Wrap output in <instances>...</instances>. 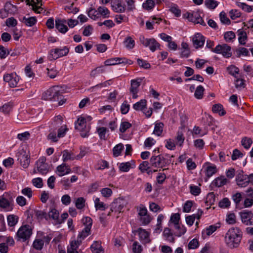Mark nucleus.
<instances>
[{"label": "nucleus", "instance_id": "c03bdc74", "mask_svg": "<svg viewBox=\"0 0 253 253\" xmlns=\"http://www.w3.org/2000/svg\"><path fill=\"white\" fill-rule=\"evenodd\" d=\"M8 225L9 226H14L18 222V217L16 215L10 214L7 217Z\"/></svg>", "mask_w": 253, "mask_h": 253}, {"label": "nucleus", "instance_id": "4d7b16f0", "mask_svg": "<svg viewBox=\"0 0 253 253\" xmlns=\"http://www.w3.org/2000/svg\"><path fill=\"white\" fill-rule=\"evenodd\" d=\"M85 200L83 197L78 198L75 201V206L78 209L81 210L85 206Z\"/></svg>", "mask_w": 253, "mask_h": 253}, {"label": "nucleus", "instance_id": "49530a36", "mask_svg": "<svg viewBox=\"0 0 253 253\" xmlns=\"http://www.w3.org/2000/svg\"><path fill=\"white\" fill-rule=\"evenodd\" d=\"M219 2L215 0H205V5L210 9H215L218 5Z\"/></svg>", "mask_w": 253, "mask_h": 253}, {"label": "nucleus", "instance_id": "aec40b11", "mask_svg": "<svg viewBox=\"0 0 253 253\" xmlns=\"http://www.w3.org/2000/svg\"><path fill=\"white\" fill-rule=\"evenodd\" d=\"M66 22V19L56 18L55 27L60 33L65 34L68 31V27L65 25Z\"/></svg>", "mask_w": 253, "mask_h": 253}, {"label": "nucleus", "instance_id": "58836bf2", "mask_svg": "<svg viewBox=\"0 0 253 253\" xmlns=\"http://www.w3.org/2000/svg\"><path fill=\"white\" fill-rule=\"evenodd\" d=\"M237 5L246 12H251L253 11V6H251L246 3L238 1L236 2Z\"/></svg>", "mask_w": 253, "mask_h": 253}, {"label": "nucleus", "instance_id": "864d4df0", "mask_svg": "<svg viewBox=\"0 0 253 253\" xmlns=\"http://www.w3.org/2000/svg\"><path fill=\"white\" fill-rule=\"evenodd\" d=\"M48 215L49 217L52 218L54 220L55 223L57 224L58 217L59 216V213L58 211L54 208L50 209L48 212Z\"/></svg>", "mask_w": 253, "mask_h": 253}, {"label": "nucleus", "instance_id": "412c9836", "mask_svg": "<svg viewBox=\"0 0 253 253\" xmlns=\"http://www.w3.org/2000/svg\"><path fill=\"white\" fill-rule=\"evenodd\" d=\"M141 79H137L131 80V86L130 88V92L132 94V98H136L138 97L137 95L138 91V87L140 85Z\"/></svg>", "mask_w": 253, "mask_h": 253}, {"label": "nucleus", "instance_id": "6e6d98bb", "mask_svg": "<svg viewBox=\"0 0 253 253\" xmlns=\"http://www.w3.org/2000/svg\"><path fill=\"white\" fill-rule=\"evenodd\" d=\"M136 210L138 212V214L139 217L145 215V214L148 213V211L147 210L146 207L140 204L138 206L136 207Z\"/></svg>", "mask_w": 253, "mask_h": 253}, {"label": "nucleus", "instance_id": "774afa93", "mask_svg": "<svg viewBox=\"0 0 253 253\" xmlns=\"http://www.w3.org/2000/svg\"><path fill=\"white\" fill-rule=\"evenodd\" d=\"M4 7L5 8V9L8 12V14H13L16 11V7L15 5L11 4L10 2H6L4 5Z\"/></svg>", "mask_w": 253, "mask_h": 253}, {"label": "nucleus", "instance_id": "ea45409f", "mask_svg": "<svg viewBox=\"0 0 253 253\" xmlns=\"http://www.w3.org/2000/svg\"><path fill=\"white\" fill-rule=\"evenodd\" d=\"M99 17L102 16L104 18L109 17L110 11L108 9L104 6H99L97 8Z\"/></svg>", "mask_w": 253, "mask_h": 253}, {"label": "nucleus", "instance_id": "c756f323", "mask_svg": "<svg viewBox=\"0 0 253 253\" xmlns=\"http://www.w3.org/2000/svg\"><path fill=\"white\" fill-rule=\"evenodd\" d=\"M163 236L166 240L170 243L174 242V238L173 236L171 230L169 228H166L163 232Z\"/></svg>", "mask_w": 253, "mask_h": 253}, {"label": "nucleus", "instance_id": "0eeeda50", "mask_svg": "<svg viewBox=\"0 0 253 253\" xmlns=\"http://www.w3.org/2000/svg\"><path fill=\"white\" fill-rule=\"evenodd\" d=\"M168 164V161L162 155L152 156L150 159V166L151 167L163 168Z\"/></svg>", "mask_w": 253, "mask_h": 253}, {"label": "nucleus", "instance_id": "052dcab7", "mask_svg": "<svg viewBox=\"0 0 253 253\" xmlns=\"http://www.w3.org/2000/svg\"><path fill=\"white\" fill-rule=\"evenodd\" d=\"M95 207L96 210L104 211L105 210V205L103 202H100L99 198H96L94 200Z\"/></svg>", "mask_w": 253, "mask_h": 253}, {"label": "nucleus", "instance_id": "4468645a", "mask_svg": "<svg viewBox=\"0 0 253 253\" xmlns=\"http://www.w3.org/2000/svg\"><path fill=\"white\" fill-rule=\"evenodd\" d=\"M242 222L247 225H253V213L251 211L244 210L239 213Z\"/></svg>", "mask_w": 253, "mask_h": 253}, {"label": "nucleus", "instance_id": "c85d7f7f", "mask_svg": "<svg viewBox=\"0 0 253 253\" xmlns=\"http://www.w3.org/2000/svg\"><path fill=\"white\" fill-rule=\"evenodd\" d=\"M212 111L214 113H218L220 116H223L226 114L223 106L219 103L214 104L212 107Z\"/></svg>", "mask_w": 253, "mask_h": 253}, {"label": "nucleus", "instance_id": "1a4fd4ad", "mask_svg": "<svg viewBox=\"0 0 253 253\" xmlns=\"http://www.w3.org/2000/svg\"><path fill=\"white\" fill-rule=\"evenodd\" d=\"M17 160L20 165L24 168L27 169L30 163V156L23 149L20 150L17 154Z\"/></svg>", "mask_w": 253, "mask_h": 253}, {"label": "nucleus", "instance_id": "4be33fe9", "mask_svg": "<svg viewBox=\"0 0 253 253\" xmlns=\"http://www.w3.org/2000/svg\"><path fill=\"white\" fill-rule=\"evenodd\" d=\"M71 170L65 163H62L56 168V173L59 176H62L70 173Z\"/></svg>", "mask_w": 253, "mask_h": 253}, {"label": "nucleus", "instance_id": "20e7f679", "mask_svg": "<svg viewBox=\"0 0 253 253\" xmlns=\"http://www.w3.org/2000/svg\"><path fill=\"white\" fill-rule=\"evenodd\" d=\"M62 93L60 87L54 86L49 88L42 94V98L46 100H59L60 98H62Z\"/></svg>", "mask_w": 253, "mask_h": 253}, {"label": "nucleus", "instance_id": "0e129e2a", "mask_svg": "<svg viewBox=\"0 0 253 253\" xmlns=\"http://www.w3.org/2000/svg\"><path fill=\"white\" fill-rule=\"evenodd\" d=\"M82 221L84 225L85 226L84 227H87L89 228V229H91L92 225V220L90 217H84L82 218Z\"/></svg>", "mask_w": 253, "mask_h": 253}, {"label": "nucleus", "instance_id": "69168bd1", "mask_svg": "<svg viewBox=\"0 0 253 253\" xmlns=\"http://www.w3.org/2000/svg\"><path fill=\"white\" fill-rule=\"evenodd\" d=\"M185 138L183 133L181 131H178L177 133L176 137V144L180 147L182 146Z\"/></svg>", "mask_w": 253, "mask_h": 253}, {"label": "nucleus", "instance_id": "9b49d317", "mask_svg": "<svg viewBox=\"0 0 253 253\" xmlns=\"http://www.w3.org/2000/svg\"><path fill=\"white\" fill-rule=\"evenodd\" d=\"M69 51V49L67 46H64L62 48L52 49L50 51L49 59L51 60L57 59L59 57L66 56L68 54Z\"/></svg>", "mask_w": 253, "mask_h": 253}, {"label": "nucleus", "instance_id": "5fc2aeb1", "mask_svg": "<svg viewBox=\"0 0 253 253\" xmlns=\"http://www.w3.org/2000/svg\"><path fill=\"white\" fill-rule=\"evenodd\" d=\"M139 220L143 225H148L152 220L151 216L148 214H146L145 215L140 216Z\"/></svg>", "mask_w": 253, "mask_h": 253}, {"label": "nucleus", "instance_id": "423d86ee", "mask_svg": "<svg viewBox=\"0 0 253 253\" xmlns=\"http://www.w3.org/2000/svg\"><path fill=\"white\" fill-rule=\"evenodd\" d=\"M46 158L42 157L36 162V167L34 169L33 173H37V171L41 174L45 175L50 170V166L46 163Z\"/></svg>", "mask_w": 253, "mask_h": 253}, {"label": "nucleus", "instance_id": "b1692460", "mask_svg": "<svg viewBox=\"0 0 253 253\" xmlns=\"http://www.w3.org/2000/svg\"><path fill=\"white\" fill-rule=\"evenodd\" d=\"M19 20L27 27H32L37 22V19L35 16L29 17L23 16L21 18H20Z\"/></svg>", "mask_w": 253, "mask_h": 253}, {"label": "nucleus", "instance_id": "39448f33", "mask_svg": "<svg viewBox=\"0 0 253 253\" xmlns=\"http://www.w3.org/2000/svg\"><path fill=\"white\" fill-rule=\"evenodd\" d=\"M13 199L11 194L5 192L0 196V208L4 211H9L13 209Z\"/></svg>", "mask_w": 253, "mask_h": 253}, {"label": "nucleus", "instance_id": "79ce46f5", "mask_svg": "<svg viewBox=\"0 0 253 253\" xmlns=\"http://www.w3.org/2000/svg\"><path fill=\"white\" fill-rule=\"evenodd\" d=\"M204 91L205 88L203 86L201 85L198 86L194 93V97L197 99H202Z\"/></svg>", "mask_w": 253, "mask_h": 253}, {"label": "nucleus", "instance_id": "e2e57ef3", "mask_svg": "<svg viewBox=\"0 0 253 253\" xmlns=\"http://www.w3.org/2000/svg\"><path fill=\"white\" fill-rule=\"evenodd\" d=\"M224 38L227 42H232L235 38V34L233 31H228L224 33Z\"/></svg>", "mask_w": 253, "mask_h": 253}, {"label": "nucleus", "instance_id": "a18cd8bd", "mask_svg": "<svg viewBox=\"0 0 253 253\" xmlns=\"http://www.w3.org/2000/svg\"><path fill=\"white\" fill-rule=\"evenodd\" d=\"M138 234L139 238L141 240H143L145 242H148L149 234L147 231H146L144 229L140 228L138 229Z\"/></svg>", "mask_w": 253, "mask_h": 253}, {"label": "nucleus", "instance_id": "4c0bfd02", "mask_svg": "<svg viewBox=\"0 0 253 253\" xmlns=\"http://www.w3.org/2000/svg\"><path fill=\"white\" fill-rule=\"evenodd\" d=\"M124 149V145L122 143H119L116 145L113 148V154L115 157H117L121 154L122 151Z\"/></svg>", "mask_w": 253, "mask_h": 253}, {"label": "nucleus", "instance_id": "393cba45", "mask_svg": "<svg viewBox=\"0 0 253 253\" xmlns=\"http://www.w3.org/2000/svg\"><path fill=\"white\" fill-rule=\"evenodd\" d=\"M74 160H76V156L73 152L68 150H64L62 152V160L64 162Z\"/></svg>", "mask_w": 253, "mask_h": 253}, {"label": "nucleus", "instance_id": "680f3d73", "mask_svg": "<svg viewBox=\"0 0 253 253\" xmlns=\"http://www.w3.org/2000/svg\"><path fill=\"white\" fill-rule=\"evenodd\" d=\"M131 124L128 122H122L120 125L119 130L121 132L124 133L127 129L131 127Z\"/></svg>", "mask_w": 253, "mask_h": 253}, {"label": "nucleus", "instance_id": "f03ea898", "mask_svg": "<svg viewBox=\"0 0 253 253\" xmlns=\"http://www.w3.org/2000/svg\"><path fill=\"white\" fill-rule=\"evenodd\" d=\"M92 118L90 116H80L75 123V128L80 132L83 137H86L89 135L90 129V122Z\"/></svg>", "mask_w": 253, "mask_h": 253}, {"label": "nucleus", "instance_id": "6e6552de", "mask_svg": "<svg viewBox=\"0 0 253 253\" xmlns=\"http://www.w3.org/2000/svg\"><path fill=\"white\" fill-rule=\"evenodd\" d=\"M139 41L144 46L149 47L152 52L155 51L160 48V44L154 38H145L143 36H140Z\"/></svg>", "mask_w": 253, "mask_h": 253}, {"label": "nucleus", "instance_id": "cd10ccee", "mask_svg": "<svg viewBox=\"0 0 253 253\" xmlns=\"http://www.w3.org/2000/svg\"><path fill=\"white\" fill-rule=\"evenodd\" d=\"M32 10L37 13H41L43 10L42 0H33Z\"/></svg>", "mask_w": 253, "mask_h": 253}, {"label": "nucleus", "instance_id": "e433bc0d", "mask_svg": "<svg viewBox=\"0 0 253 253\" xmlns=\"http://www.w3.org/2000/svg\"><path fill=\"white\" fill-rule=\"evenodd\" d=\"M217 171L216 166L211 165L208 166L206 169V175L208 177L212 176Z\"/></svg>", "mask_w": 253, "mask_h": 253}, {"label": "nucleus", "instance_id": "a19ab883", "mask_svg": "<svg viewBox=\"0 0 253 253\" xmlns=\"http://www.w3.org/2000/svg\"><path fill=\"white\" fill-rule=\"evenodd\" d=\"M12 109V105L11 103H5L0 107V111L4 115H8Z\"/></svg>", "mask_w": 253, "mask_h": 253}, {"label": "nucleus", "instance_id": "dca6fc26", "mask_svg": "<svg viewBox=\"0 0 253 253\" xmlns=\"http://www.w3.org/2000/svg\"><path fill=\"white\" fill-rule=\"evenodd\" d=\"M3 80L7 82L11 87L17 86L19 81V77L15 73L7 74L4 75Z\"/></svg>", "mask_w": 253, "mask_h": 253}, {"label": "nucleus", "instance_id": "72a5a7b5", "mask_svg": "<svg viewBox=\"0 0 253 253\" xmlns=\"http://www.w3.org/2000/svg\"><path fill=\"white\" fill-rule=\"evenodd\" d=\"M239 42L242 45H245L247 39V33L242 29H240L237 32Z\"/></svg>", "mask_w": 253, "mask_h": 253}, {"label": "nucleus", "instance_id": "f3484780", "mask_svg": "<svg viewBox=\"0 0 253 253\" xmlns=\"http://www.w3.org/2000/svg\"><path fill=\"white\" fill-rule=\"evenodd\" d=\"M205 42V38L201 34L197 33L192 38V42L194 46L198 49L202 47Z\"/></svg>", "mask_w": 253, "mask_h": 253}, {"label": "nucleus", "instance_id": "3c124183", "mask_svg": "<svg viewBox=\"0 0 253 253\" xmlns=\"http://www.w3.org/2000/svg\"><path fill=\"white\" fill-rule=\"evenodd\" d=\"M43 245V240L40 239H36L33 243V247L36 250L40 251L42 249Z\"/></svg>", "mask_w": 253, "mask_h": 253}, {"label": "nucleus", "instance_id": "2eb2a0df", "mask_svg": "<svg viewBox=\"0 0 253 253\" xmlns=\"http://www.w3.org/2000/svg\"><path fill=\"white\" fill-rule=\"evenodd\" d=\"M126 202L123 199L119 198L116 199L111 205V211L113 212H122L124 207L126 206Z\"/></svg>", "mask_w": 253, "mask_h": 253}, {"label": "nucleus", "instance_id": "473e14b6", "mask_svg": "<svg viewBox=\"0 0 253 253\" xmlns=\"http://www.w3.org/2000/svg\"><path fill=\"white\" fill-rule=\"evenodd\" d=\"M90 230L91 229H89V228L84 227L78 235V242H82V241L90 234Z\"/></svg>", "mask_w": 253, "mask_h": 253}, {"label": "nucleus", "instance_id": "f257e3e1", "mask_svg": "<svg viewBox=\"0 0 253 253\" xmlns=\"http://www.w3.org/2000/svg\"><path fill=\"white\" fill-rule=\"evenodd\" d=\"M242 237V232L239 228H231L226 234V243L231 248H237L241 242Z\"/></svg>", "mask_w": 253, "mask_h": 253}, {"label": "nucleus", "instance_id": "a211bd4d", "mask_svg": "<svg viewBox=\"0 0 253 253\" xmlns=\"http://www.w3.org/2000/svg\"><path fill=\"white\" fill-rule=\"evenodd\" d=\"M111 7L115 12H124L126 9V5L121 0H115L111 2Z\"/></svg>", "mask_w": 253, "mask_h": 253}, {"label": "nucleus", "instance_id": "7c9ffc66", "mask_svg": "<svg viewBox=\"0 0 253 253\" xmlns=\"http://www.w3.org/2000/svg\"><path fill=\"white\" fill-rule=\"evenodd\" d=\"M146 104L145 99H141L133 105V108L136 111H143L146 107Z\"/></svg>", "mask_w": 253, "mask_h": 253}, {"label": "nucleus", "instance_id": "c9c22d12", "mask_svg": "<svg viewBox=\"0 0 253 253\" xmlns=\"http://www.w3.org/2000/svg\"><path fill=\"white\" fill-rule=\"evenodd\" d=\"M164 124L162 123H156L155 125L153 133L158 136L162 135L163 131Z\"/></svg>", "mask_w": 253, "mask_h": 253}, {"label": "nucleus", "instance_id": "338daca9", "mask_svg": "<svg viewBox=\"0 0 253 253\" xmlns=\"http://www.w3.org/2000/svg\"><path fill=\"white\" fill-rule=\"evenodd\" d=\"M219 18L222 24L226 25H229L230 24V20L227 17L226 13L224 11H222L220 13Z\"/></svg>", "mask_w": 253, "mask_h": 253}, {"label": "nucleus", "instance_id": "09e8293b", "mask_svg": "<svg viewBox=\"0 0 253 253\" xmlns=\"http://www.w3.org/2000/svg\"><path fill=\"white\" fill-rule=\"evenodd\" d=\"M125 47L129 49L133 48L135 45V41L130 37H127L124 42Z\"/></svg>", "mask_w": 253, "mask_h": 253}, {"label": "nucleus", "instance_id": "9d476101", "mask_svg": "<svg viewBox=\"0 0 253 253\" xmlns=\"http://www.w3.org/2000/svg\"><path fill=\"white\" fill-rule=\"evenodd\" d=\"M212 51L217 54H221L226 58H229L232 55L231 47L227 44H218L212 49Z\"/></svg>", "mask_w": 253, "mask_h": 253}, {"label": "nucleus", "instance_id": "f704fd0d", "mask_svg": "<svg viewBox=\"0 0 253 253\" xmlns=\"http://www.w3.org/2000/svg\"><path fill=\"white\" fill-rule=\"evenodd\" d=\"M227 182V179L224 176H220L216 178L212 182V184L215 186L220 187L225 185Z\"/></svg>", "mask_w": 253, "mask_h": 253}, {"label": "nucleus", "instance_id": "bb28decb", "mask_svg": "<svg viewBox=\"0 0 253 253\" xmlns=\"http://www.w3.org/2000/svg\"><path fill=\"white\" fill-rule=\"evenodd\" d=\"M234 54L237 57L239 58L242 56H250V52L248 49L243 47H239L236 49L234 51Z\"/></svg>", "mask_w": 253, "mask_h": 253}, {"label": "nucleus", "instance_id": "a878e982", "mask_svg": "<svg viewBox=\"0 0 253 253\" xmlns=\"http://www.w3.org/2000/svg\"><path fill=\"white\" fill-rule=\"evenodd\" d=\"M100 241H95L90 246V250L92 253H103L104 250L101 246Z\"/></svg>", "mask_w": 253, "mask_h": 253}, {"label": "nucleus", "instance_id": "7ed1b4c3", "mask_svg": "<svg viewBox=\"0 0 253 253\" xmlns=\"http://www.w3.org/2000/svg\"><path fill=\"white\" fill-rule=\"evenodd\" d=\"M33 234V229L29 225L21 226L16 233L15 238L17 242L28 244Z\"/></svg>", "mask_w": 253, "mask_h": 253}, {"label": "nucleus", "instance_id": "13d9d810", "mask_svg": "<svg viewBox=\"0 0 253 253\" xmlns=\"http://www.w3.org/2000/svg\"><path fill=\"white\" fill-rule=\"evenodd\" d=\"M97 131L99 136L101 139L106 140V133L108 131V129L105 127H100L97 128Z\"/></svg>", "mask_w": 253, "mask_h": 253}, {"label": "nucleus", "instance_id": "bf43d9fd", "mask_svg": "<svg viewBox=\"0 0 253 253\" xmlns=\"http://www.w3.org/2000/svg\"><path fill=\"white\" fill-rule=\"evenodd\" d=\"M155 2L153 0H147L142 4L143 8L146 10L152 9L155 6Z\"/></svg>", "mask_w": 253, "mask_h": 253}, {"label": "nucleus", "instance_id": "2f4dec72", "mask_svg": "<svg viewBox=\"0 0 253 253\" xmlns=\"http://www.w3.org/2000/svg\"><path fill=\"white\" fill-rule=\"evenodd\" d=\"M175 229L174 235L177 237H180L186 231V229L184 225L179 224L174 226Z\"/></svg>", "mask_w": 253, "mask_h": 253}, {"label": "nucleus", "instance_id": "603ef678", "mask_svg": "<svg viewBox=\"0 0 253 253\" xmlns=\"http://www.w3.org/2000/svg\"><path fill=\"white\" fill-rule=\"evenodd\" d=\"M180 219V214L178 213L172 214L171 215L169 222V225L170 224H173L174 226H176V225L179 224V221Z\"/></svg>", "mask_w": 253, "mask_h": 253}, {"label": "nucleus", "instance_id": "de8ad7c7", "mask_svg": "<svg viewBox=\"0 0 253 253\" xmlns=\"http://www.w3.org/2000/svg\"><path fill=\"white\" fill-rule=\"evenodd\" d=\"M219 226H217L214 225L209 226L205 230L202 232V236H204L206 234L207 236H210L212 234L214 231H216L217 228Z\"/></svg>", "mask_w": 253, "mask_h": 253}, {"label": "nucleus", "instance_id": "ddd939ff", "mask_svg": "<svg viewBox=\"0 0 253 253\" xmlns=\"http://www.w3.org/2000/svg\"><path fill=\"white\" fill-rule=\"evenodd\" d=\"M184 17L189 21L195 24H200L203 26H206V23L198 11L187 12L184 14Z\"/></svg>", "mask_w": 253, "mask_h": 253}, {"label": "nucleus", "instance_id": "8fccbe9b", "mask_svg": "<svg viewBox=\"0 0 253 253\" xmlns=\"http://www.w3.org/2000/svg\"><path fill=\"white\" fill-rule=\"evenodd\" d=\"M64 8L68 13L73 14L77 13L79 11V9L77 7L74 6L73 3L65 6Z\"/></svg>", "mask_w": 253, "mask_h": 253}, {"label": "nucleus", "instance_id": "6ab92c4d", "mask_svg": "<svg viewBox=\"0 0 253 253\" xmlns=\"http://www.w3.org/2000/svg\"><path fill=\"white\" fill-rule=\"evenodd\" d=\"M129 62H131V61L125 58L115 57L106 60L104 62V64L106 66L115 65L121 63H128L130 64L131 63Z\"/></svg>", "mask_w": 253, "mask_h": 253}, {"label": "nucleus", "instance_id": "5701e85b", "mask_svg": "<svg viewBox=\"0 0 253 253\" xmlns=\"http://www.w3.org/2000/svg\"><path fill=\"white\" fill-rule=\"evenodd\" d=\"M135 164L134 161L119 164V169L122 172H127L130 169L135 168Z\"/></svg>", "mask_w": 253, "mask_h": 253}, {"label": "nucleus", "instance_id": "37998d69", "mask_svg": "<svg viewBox=\"0 0 253 253\" xmlns=\"http://www.w3.org/2000/svg\"><path fill=\"white\" fill-rule=\"evenodd\" d=\"M87 15L91 19L94 20H96L99 18L98 9L96 10L95 8H90L87 11Z\"/></svg>", "mask_w": 253, "mask_h": 253}, {"label": "nucleus", "instance_id": "f8f14e48", "mask_svg": "<svg viewBox=\"0 0 253 253\" xmlns=\"http://www.w3.org/2000/svg\"><path fill=\"white\" fill-rule=\"evenodd\" d=\"M235 180L237 185L240 187H246L249 184L248 175L244 174L242 170L237 171Z\"/></svg>", "mask_w": 253, "mask_h": 253}]
</instances>
